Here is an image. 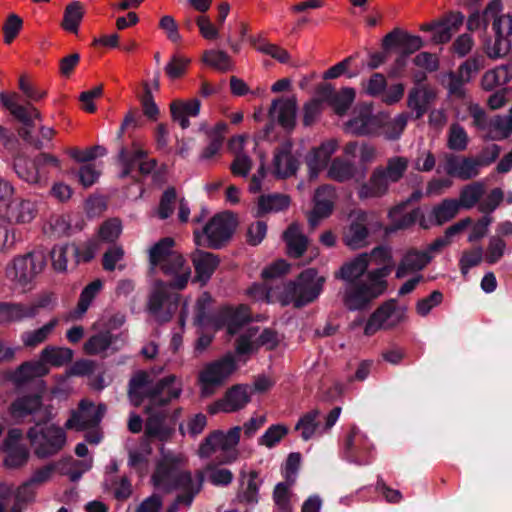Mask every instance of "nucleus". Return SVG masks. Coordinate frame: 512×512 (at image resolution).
Returning a JSON list of instances; mask_svg holds the SVG:
<instances>
[{
    "mask_svg": "<svg viewBox=\"0 0 512 512\" xmlns=\"http://www.w3.org/2000/svg\"><path fill=\"white\" fill-rule=\"evenodd\" d=\"M356 96V91L353 88L345 87L342 88L339 92L335 93L330 98V104L332 105L334 111L338 115H343L347 112L350 105L353 103Z\"/></svg>",
    "mask_w": 512,
    "mask_h": 512,
    "instance_id": "53",
    "label": "nucleus"
},
{
    "mask_svg": "<svg viewBox=\"0 0 512 512\" xmlns=\"http://www.w3.org/2000/svg\"><path fill=\"white\" fill-rule=\"evenodd\" d=\"M290 198L285 194H267L259 197L256 207V215L276 213L288 208Z\"/></svg>",
    "mask_w": 512,
    "mask_h": 512,
    "instance_id": "40",
    "label": "nucleus"
},
{
    "mask_svg": "<svg viewBox=\"0 0 512 512\" xmlns=\"http://www.w3.org/2000/svg\"><path fill=\"white\" fill-rule=\"evenodd\" d=\"M290 141L283 142L275 151L272 160V172L276 177L287 178L299 168V157L293 153Z\"/></svg>",
    "mask_w": 512,
    "mask_h": 512,
    "instance_id": "23",
    "label": "nucleus"
},
{
    "mask_svg": "<svg viewBox=\"0 0 512 512\" xmlns=\"http://www.w3.org/2000/svg\"><path fill=\"white\" fill-rule=\"evenodd\" d=\"M106 407L103 404L94 405L93 403L82 400L77 411L66 421L67 429L83 431L97 426L102 420Z\"/></svg>",
    "mask_w": 512,
    "mask_h": 512,
    "instance_id": "18",
    "label": "nucleus"
},
{
    "mask_svg": "<svg viewBox=\"0 0 512 512\" xmlns=\"http://www.w3.org/2000/svg\"><path fill=\"white\" fill-rule=\"evenodd\" d=\"M502 4L499 0H492L485 8V16L493 19L492 28L495 32V41L486 44V53L490 58L498 59L505 56L511 48L512 16L501 14Z\"/></svg>",
    "mask_w": 512,
    "mask_h": 512,
    "instance_id": "8",
    "label": "nucleus"
},
{
    "mask_svg": "<svg viewBox=\"0 0 512 512\" xmlns=\"http://www.w3.org/2000/svg\"><path fill=\"white\" fill-rule=\"evenodd\" d=\"M409 159L406 157L395 156L387 161L384 170V176L389 183L398 182L406 173L409 166Z\"/></svg>",
    "mask_w": 512,
    "mask_h": 512,
    "instance_id": "52",
    "label": "nucleus"
},
{
    "mask_svg": "<svg viewBox=\"0 0 512 512\" xmlns=\"http://www.w3.org/2000/svg\"><path fill=\"white\" fill-rule=\"evenodd\" d=\"M464 17L460 13L450 14L444 21L436 24H427L422 26L424 31H432V40L435 43H446L452 35L456 33L462 25Z\"/></svg>",
    "mask_w": 512,
    "mask_h": 512,
    "instance_id": "28",
    "label": "nucleus"
},
{
    "mask_svg": "<svg viewBox=\"0 0 512 512\" xmlns=\"http://www.w3.org/2000/svg\"><path fill=\"white\" fill-rule=\"evenodd\" d=\"M404 208L405 204L397 206L389 212V217L391 218L396 229L407 228L410 225H412L417 219L418 211L414 210L402 214Z\"/></svg>",
    "mask_w": 512,
    "mask_h": 512,
    "instance_id": "61",
    "label": "nucleus"
},
{
    "mask_svg": "<svg viewBox=\"0 0 512 512\" xmlns=\"http://www.w3.org/2000/svg\"><path fill=\"white\" fill-rule=\"evenodd\" d=\"M58 325L59 319L53 317L36 329L24 331L20 336L23 346L26 348H36L45 343L54 334Z\"/></svg>",
    "mask_w": 512,
    "mask_h": 512,
    "instance_id": "33",
    "label": "nucleus"
},
{
    "mask_svg": "<svg viewBox=\"0 0 512 512\" xmlns=\"http://www.w3.org/2000/svg\"><path fill=\"white\" fill-rule=\"evenodd\" d=\"M343 154L347 158L359 156L362 164L372 163L377 158L376 148L367 143L358 144L357 142H349L344 146Z\"/></svg>",
    "mask_w": 512,
    "mask_h": 512,
    "instance_id": "48",
    "label": "nucleus"
},
{
    "mask_svg": "<svg viewBox=\"0 0 512 512\" xmlns=\"http://www.w3.org/2000/svg\"><path fill=\"white\" fill-rule=\"evenodd\" d=\"M338 147L339 143L336 139H328L307 153L305 162L311 180L316 179L319 173L329 166L328 163Z\"/></svg>",
    "mask_w": 512,
    "mask_h": 512,
    "instance_id": "20",
    "label": "nucleus"
},
{
    "mask_svg": "<svg viewBox=\"0 0 512 512\" xmlns=\"http://www.w3.org/2000/svg\"><path fill=\"white\" fill-rule=\"evenodd\" d=\"M369 215L365 212H358L352 216L351 223L344 234L345 244L355 250L368 245Z\"/></svg>",
    "mask_w": 512,
    "mask_h": 512,
    "instance_id": "24",
    "label": "nucleus"
},
{
    "mask_svg": "<svg viewBox=\"0 0 512 512\" xmlns=\"http://www.w3.org/2000/svg\"><path fill=\"white\" fill-rule=\"evenodd\" d=\"M201 103L198 99L174 100L170 104L172 120L177 122L183 129L190 126L189 117H196L200 113Z\"/></svg>",
    "mask_w": 512,
    "mask_h": 512,
    "instance_id": "31",
    "label": "nucleus"
},
{
    "mask_svg": "<svg viewBox=\"0 0 512 512\" xmlns=\"http://www.w3.org/2000/svg\"><path fill=\"white\" fill-rule=\"evenodd\" d=\"M39 214V202L27 197H16L4 208L3 217L7 223L16 226L30 225Z\"/></svg>",
    "mask_w": 512,
    "mask_h": 512,
    "instance_id": "16",
    "label": "nucleus"
},
{
    "mask_svg": "<svg viewBox=\"0 0 512 512\" xmlns=\"http://www.w3.org/2000/svg\"><path fill=\"white\" fill-rule=\"evenodd\" d=\"M468 135L464 128L458 124H453L450 127L448 134V147L452 150L462 151L468 145Z\"/></svg>",
    "mask_w": 512,
    "mask_h": 512,
    "instance_id": "64",
    "label": "nucleus"
},
{
    "mask_svg": "<svg viewBox=\"0 0 512 512\" xmlns=\"http://www.w3.org/2000/svg\"><path fill=\"white\" fill-rule=\"evenodd\" d=\"M390 183L384 176L383 166L376 167L369 179L359 185L357 195L360 199L380 198L387 194Z\"/></svg>",
    "mask_w": 512,
    "mask_h": 512,
    "instance_id": "26",
    "label": "nucleus"
},
{
    "mask_svg": "<svg viewBox=\"0 0 512 512\" xmlns=\"http://www.w3.org/2000/svg\"><path fill=\"white\" fill-rule=\"evenodd\" d=\"M191 63L190 58L180 54L171 56L170 60L165 66V72L171 80L181 78Z\"/></svg>",
    "mask_w": 512,
    "mask_h": 512,
    "instance_id": "57",
    "label": "nucleus"
},
{
    "mask_svg": "<svg viewBox=\"0 0 512 512\" xmlns=\"http://www.w3.org/2000/svg\"><path fill=\"white\" fill-rule=\"evenodd\" d=\"M174 245L175 241L173 238L165 237L148 249V258L152 273L155 274L165 264L169 263L172 257L181 255V253L173 250Z\"/></svg>",
    "mask_w": 512,
    "mask_h": 512,
    "instance_id": "27",
    "label": "nucleus"
},
{
    "mask_svg": "<svg viewBox=\"0 0 512 512\" xmlns=\"http://www.w3.org/2000/svg\"><path fill=\"white\" fill-rule=\"evenodd\" d=\"M49 370V367H47L40 356L36 361H29L20 365L14 373V378L17 381H24L30 378L44 376L49 373Z\"/></svg>",
    "mask_w": 512,
    "mask_h": 512,
    "instance_id": "49",
    "label": "nucleus"
},
{
    "mask_svg": "<svg viewBox=\"0 0 512 512\" xmlns=\"http://www.w3.org/2000/svg\"><path fill=\"white\" fill-rule=\"evenodd\" d=\"M151 452V445L147 437H145L138 443L128 447V465L137 470L144 468Z\"/></svg>",
    "mask_w": 512,
    "mask_h": 512,
    "instance_id": "44",
    "label": "nucleus"
},
{
    "mask_svg": "<svg viewBox=\"0 0 512 512\" xmlns=\"http://www.w3.org/2000/svg\"><path fill=\"white\" fill-rule=\"evenodd\" d=\"M124 250L122 247L113 246L103 256V267L107 271H113L115 269L123 270L125 265Z\"/></svg>",
    "mask_w": 512,
    "mask_h": 512,
    "instance_id": "63",
    "label": "nucleus"
},
{
    "mask_svg": "<svg viewBox=\"0 0 512 512\" xmlns=\"http://www.w3.org/2000/svg\"><path fill=\"white\" fill-rule=\"evenodd\" d=\"M319 414L320 412L318 410H312L303 415L297 422L295 429L300 431L301 437L304 440L307 441L311 439L318 432L323 433V430L320 429L317 422Z\"/></svg>",
    "mask_w": 512,
    "mask_h": 512,
    "instance_id": "51",
    "label": "nucleus"
},
{
    "mask_svg": "<svg viewBox=\"0 0 512 512\" xmlns=\"http://www.w3.org/2000/svg\"><path fill=\"white\" fill-rule=\"evenodd\" d=\"M484 193V186L481 183H474L463 188L458 201L459 207H473Z\"/></svg>",
    "mask_w": 512,
    "mask_h": 512,
    "instance_id": "60",
    "label": "nucleus"
},
{
    "mask_svg": "<svg viewBox=\"0 0 512 512\" xmlns=\"http://www.w3.org/2000/svg\"><path fill=\"white\" fill-rule=\"evenodd\" d=\"M25 303H0V324H9L30 319L33 313L29 314Z\"/></svg>",
    "mask_w": 512,
    "mask_h": 512,
    "instance_id": "43",
    "label": "nucleus"
},
{
    "mask_svg": "<svg viewBox=\"0 0 512 512\" xmlns=\"http://www.w3.org/2000/svg\"><path fill=\"white\" fill-rule=\"evenodd\" d=\"M435 98V93L427 87H417L409 93L408 106L416 111V117H421L427 105Z\"/></svg>",
    "mask_w": 512,
    "mask_h": 512,
    "instance_id": "47",
    "label": "nucleus"
},
{
    "mask_svg": "<svg viewBox=\"0 0 512 512\" xmlns=\"http://www.w3.org/2000/svg\"><path fill=\"white\" fill-rule=\"evenodd\" d=\"M102 287L103 282L100 279H95L84 287L80 294L78 305L72 312V317L74 319H80L86 313L97 294L101 291Z\"/></svg>",
    "mask_w": 512,
    "mask_h": 512,
    "instance_id": "42",
    "label": "nucleus"
},
{
    "mask_svg": "<svg viewBox=\"0 0 512 512\" xmlns=\"http://www.w3.org/2000/svg\"><path fill=\"white\" fill-rule=\"evenodd\" d=\"M458 211V201L446 199L432 209L429 215V222L431 224L442 225L443 223L453 219L457 215Z\"/></svg>",
    "mask_w": 512,
    "mask_h": 512,
    "instance_id": "46",
    "label": "nucleus"
},
{
    "mask_svg": "<svg viewBox=\"0 0 512 512\" xmlns=\"http://www.w3.org/2000/svg\"><path fill=\"white\" fill-rule=\"evenodd\" d=\"M211 304V297L204 293L196 303V316L194 324L210 329H219L226 325L229 334H235L239 329L250 320L248 308L240 306L239 308L225 309L218 314H209V307Z\"/></svg>",
    "mask_w": 512,
    "mask_h": 512,
    "instance_id": "5",
    "label": "nucleus"
},
{
    "mask_svg": "<svg viewBox=\"0 0 512 512\" xmlns=\"http://www.w3.org/2000/svg\"><path fill=\"white\" fill-rule=\"evenodd\" d=\"M381 119L372 114L370 107H365L347 123L346 129L355 135H369L380 127Z\"/></svg>",
    "mask_w": 512,
    "mask_h": 512,
    "instance_id": "29",
    "label": "nucleus"
},
{
    "mask_svg": "<svg viewBox=\"0 0 512 512\" xmlns=\"http://www.w3.org/2000/svg\"><path fill=\"white\" fill-rule=\"evenodd\" d=\"M252 390L247 385H234L225 395L210 407L211 413H231L243 409L251 399Z\"/></svg>",
    "mask_w": 512,
    "mask_h": 512,
    "instance_id": "21",
    "label": "nucleus"
},
{
    "mask_svg": "<svg viewBox=\"0 0 512 512\" xmlns=\"http://www.w3.org/2000/svg\"><path fill=\"white\" fill-rule=\"evenodd\" d=\"M78 247L74 244L54 246L50 252L51 266L54 271L64 273L68 270V263L71 259L76 260Z\"/></svg>",
    "mask_w": 512,
    "mask_h": 512,
    "instance_id": "36",
    "label": "nucleus"
},
{
    "mask_svg": "<svg viewBox=\"0 0 512 512\" xmlns=\"http://www.w3.org/2000/svg\"><path fill=\"white\" fill-rule=\"evenodd\" d=\"M158 272L162 273L163 279L151 282L149 309L153 313L161 307L170 290L185 289L192 278V269L182 254L172 257Z\"/></svg>",
    "mask_w": 512,
    "mask_h": 512,
    "instance_id": "4",
    "label": "nucleus"
},
{
    "mask_svg": "<svg viewBox=\"0 0 512 512\" xmlns=\"http://www.w3.org/2000/svg\"><path fill=\"white\" fill-rule=\"evenodd\" d=\"M46 266L42 251H31L14 257L7 265L5 276L16 288H27Z\"/></svg>",
    "mask_w": 512,
    "mask_h": 512,
    "instance_id": "7",
    "label": "nucleus"
},
{
    "mask_svg": "<svg viewBox=\"0 0 512 512\" xmlns=\"http://www.w3.org/2000/svg\"><path fill=\"white\" fill-rule=\"evenodd\" d=\"M279 343L280 338L276 332L269 329L260 332L255 327H249L240 335L236 351L238 354H250L261 347L274 349Z\"/></svg>",
    "mask_w": 512,
    "mask_h": 512,
    "instance_id": "17",
    "label": "nucleus"
},
{
    "mask_svg": "<svg viewBox=\"0 0 512 512\" xmlns=\"http://www.w3.org/2000/svg\"><path fill=\"white\" fill-rule=\"evenodd\" d=\"M245 137L237 136L231 139L230 149L234 154V160L231 163V171L235 176L247 177L252 169V160L244 152Z\"/></svg>",
    "mask_w": 512,
    "mask_h": 512,
    "instance_id": "32",
    "label": "nucleus"
},
{
    "mask_svg": "<svg viewBox=\"0 0 512 512\" xmlns=\"http://www.w3.org/2000/svg\"><path fill=\"white\" fill-rule=\"evenodd\" d=\"M17 95L15 93H0V103L10 111V113L25 125H30L33 118L39 116L38 111L32 106H21L17 104Z\"/></svg>",
    "mask_w": 512,
    "mask_h": 512,
    "instance_id": "34",
    "label": "nucleus"
},
{
    "mask_svg": "<svg viewBox=\"0 0 512 512\" xmlns=\"http://www.w3.org/2000/svg\"><path fill=\"white\" fill-rule=\"evenodd\" d=\"M203 62L219 71H228L231 67L229 56L220 50H208L203 53Z\"/></svg>",
    "mask_w": 512,
    "mask_h": 512,
    "instance_id": "59",
    "label": "nucleus"
},
{
    "mask_svg": "<svg viewBox=\"0 0 512 512\" xmlns=\"http://www.w3.org/2000/svg\"><path fill=\"white\" fill-rule=\"evenodd\" d=\"M393 267L391 249L383 246L345 261L335 273L336 278L347 284L342 292L344 306L350 311L369 308L386 292Z\"/></svg>",
    "mask_w": 512,
    "mask_h": 512,
    "instance_id": "1",
    "label": "nucleus"
},
{
    "mask_svg": "<svg viewBox=\"0 0 512 512\" xmlns=\"http://www.w3.org/2000/svg\"><path fill=\"white\" fill-rule=\"evenodd\" d=\"M41 359L44 360L47 367H61L68 364L73 358V351L67 347L46 346L40 352Z\"/></svg>",
    "mask_w": 512,
    "mask_h": 512,
    "instance_id": "41",
    "label": "nucleus"
},
{
    "mask_svg": "<svg viewBox=\"0 0 512 512\" xmlns=\"http://www.w3.org/2000/svg\"><path fill=\"white\" fill-rule=\"evenodd\" d=\"M182 389V381L174 375L152 385L150 375L139 372L130 381L129 398L133 405H144L147 413L157 415L162 407L180 397Z\"/></svg>",
    "mask_w": 512,
    "mask_h": 512,
    "instance_id": "3",
    "label": "nucleus"
},
{
    "mask_svg": "<svg viewBox=\"0 0 512 512\" xmlns=\"http://www.w3.org/2000/svg\"><path fill=\"white\" fill-rule=\"evenodd\" d=\"M60 162L58 158L41 154L34 160L25 156H18L14 160V171L17 176L27 184L38 188L45 187L49 180L47 167L58 168Z\"/></svg>",
    "mask_w": 512,
    "mask_h": 512,
    "instance_id": "11",
    "label": "nucleus"
},
{
    "mask_svg": "<svg viewBox=\"0 0 512 512\" xmlns=\"http://www.w3.org/2000/svg\"><path fill=\"white\" fill-rule=\"evenodd\" d=\"M335 200L334 188L330 185L319 187L314 196V208L308 217L309 224L312 227L317 226L319 220L327 217L332 209Z\"/></svg>",
    "mask_w": 512,
    "mask_h": 512,
    "instance_id": "25",
    "label": "nucleus"
},
{
    "mask_svg": "<svg viewBox=\"0 0 512 512\" xmlns=\"http://www.w3.org/2000/svg\"><path fill=\"white\" fill-rule=\"evenodd\" d=\"M407 318V307L391 299L381 304L368 318L364 334L372 336L380 330L393 329Z\"/></svg>",
    "mask_w": 512,
    "mask_h": 512,
    "instance_id": "13",
    "label": "nucleus"
},
{
    "mask_svg": "<svg viewBox=\"0 0 512 512\" xmlns=\"http://www.w3.org/2000/svg\"><path fill=\"white\" fill-rule=\"evenodd\" d=\"M431 260L428 252L410 251L408 252L396 271L397 278H403L408 273L423 269Z\"/></svg>",
    "mask_w": 512,
    "mask_h": 512,
    "instance_id": "39",
    "label": "nucleus"
},
{
    "mask_svg": "<svg viewBox=\"0 0 512 512\" xmlns=\"http://www.w3.org/2000/svg\"><path fill=\"white\" fill-rule=\"evenodd\" d=\"M118 163L122 169L121 177L129 175L135 165H138L143 174H149L155 168V161L146 159V152L136 143L130 149H121Z\"/></svg>",
    "mask_w": 512,
    "mask_h": 512,
    "instance_id": "22",
    "label": "nucleus"
},
{
    "mask_svg": "<svg viewBox=\"0 0 512 512\" xmlns=\"http://www.w3.org/2000/svg\"><path fill=\"white\" fill-rule=\"evenodd\" d=\"M10 415L19 422L28 415H33L37 423L52 418V408L43 406L38 396H23L15 400L10 407Z\"/></svg>",
    "mask_w": 512,
    "mask_h": 512,
    "instance_id": "19",
    "label": "nucleus"
},
{
    "mask_svg": "<svg viewBox=\"0 0 512 512\" xmlns=\"http://www.w3.org/2000/svg\"><path fill=\"white\" fill-rule=\"evenodd\" d=\"M288 433V428L282 424L270 426L261 437L258 439L260 446L273 448L276 446Z\"/></svg>",
    "mask_w": 512,
    "mask_h": 512,
    "instance_id": "58",
    "label": "nucleus"
},
{
    "mask_svg": "<svg viewBox=\"0 0 512 512\" xmlns=\"http://www.w3.org/2000/svg\"><path fill=\"white\" fill-rule=\"evenodd\" d=\"M185 463L186 458L182 454H164L152 474L151 482L159 492L180 490L182 494L178 496L177 502L189 506L194 496L201 490L203 476L197 474L193 478L190 472L182 469Z\"/></svg>",
    "mask_w": 512,
    "mask_h": 512,
    "instance_id": "2",
    "label": "nucleus"
},
{
    "mask_svg": "<svg viewBox=\"0 0 512 512\" xmlns=\"http://www.w3.org/2000/svg\"><path fill=\"white\" fill-rule=\"evenodd\" d=\"M6 456L4 464L8 468H18L23 466L29 457V452L25 446H9L3 447Z\"/></svg>",
    "mask_w": 512,
    "mask_h": 512,
    "instance_id": "55",
    "label": "nucleus"
},
{
    "mask_svg": "<svg viewBox=\"0 0 512 512\" xmlns=\"http://www.w3.org/2000/svg\"><path fill=\"white\" fill-rule=\"evenodd\" d=\"M273 119L283 127L291 128L295 123L296 102L294 99L274 101L270 110Z\"/></svg>",
    "mask_w": 512,
    "mask_h": 512,
    "instance_id": "35",
    "label": "nucleus"
},
{
    "mask_svg": "<svg viewBox=\"0 0 512 512\" xmlns=\"http://www.w3.org/2000/svg\"><path fill=\"white\" fill-rule=\"evenodd\" d=\"M241 427L235 426L228 431H215L205 438L200 445L199 455L209 457L216 451L226 453L223 462L232 463L237 460L238 453L235 450L240 441Z\"/></svg>",
    "mask_w": 512,
    "mask_h": 512,
    "instance_id": "15",
    "label": "nucleus"
},
{
    "mask_svg": "<svg viewBox=\"0 0 512 512\" xmlns=\"http://www.w3.org/2000/svg\"><path fill=\"white\" fill-rule=\"evenodd\" d=\"M288 254L292 257H300L307 248L308 240L303 235L297 223H292L283 234Z\"/></svg>",
    "mask_w": 512,
    "mask_h": 512,
    "instance_id": "37",
    "label": "nucleus"
},
{
    "mask_svg": "<svg viewBox=\"0 0 512 512\" xmlns=\"http://www.w3.org/2000/svg\"><path fill=\"white\" fill-rule=\"evenodd\" d=\"M236 370L232 355H226L203 365L198 373V385L202 397H210L221 388Z\"/></svg>",
    "mask_w": 512,
    "mask_h": 512,
    "instance_id": "10",
    "label": "nucleus"
},
{
    "mask_svg": "<svg viewBox=\"0 0 512 512\" xmlns=\"http://www.w3.org/2000/svg\"><path fill=\"white\" fill-rule=\"evenodd\" d=\"M27 437L40 458H46L59 452L66 444L63 428L53 423H36L27 433Z\"/></svg>",
    "mask_w": 512,
    "mask_h": 512,
    "instance_id": "9",
    "label": "nucleus"
},
{
    "mask_svg": "<svg viewBox=\"0 0 512 512\" xmlns=\"http://www.w3.org/2000/svg\"><path fill=\"white\" fill-rule=\"evenodd\" d=\"M112 343V335L109 332L92 336L84 344L87 354L95 355L105 351Z\"/></svg>",
    "mask_w": 512,
    "mask_h": 512,
    "instance_id": "62",
    "label": "nucleus"
},
{
    "mask_svg": "<svg viewBox=\"0 0 512 512\" xmlns=\"http://www.w3.org/2000/svg\"><path fill=\"white\" fill-rule=\"evenodd\" d=\"M324 282L325 278L319 276L316 270L307 269L295 282L281 284L282 294L276 298L280 299L281 305L293 304L295 307H301L318 298Z\"/></svg>",
    "mask_w": 512,
    "mask_h": 512,
    "instance_id": "6",
    "label": "nucleus"
},
{
    "mask_svg": "<svg viewBox=\"0 0 512 512\" xmlns=\"http://www.w3.org/2000/svg\"><path fill=\"white\" fill-rule=\"evenodd\" d=\"M83 16L84 6L79 1H73L65 8L61 26L66 31L77 33Z\"/></svg>",
    "mask_w": 512,
    "mask_h": 512,
    "instance_id": "50",
    "label": "nucleus"
},
{
    "mask_svg": "<svg viewBox=\"0 0 512 512\" xmlns=\"http://www.w3.org/2000/svg\"><path fill=\"white\" fill-rule=\"evenodd\" d=\"M236 220L229 213L215 215L203 228L194 231V242L197 246L220 248L232 235Z\"/></svg>",
    "mask_w": 512,
    "mask_h": 512,
    "instance_id": "12",
    "label": "nucleus"
},
{
    "mask_svg": "<svg viewBox=\"0 0 512 512\" xmlns=\"http://www.w3.org/2000/svg\"><path fill=\"white\" fill-rule=\"evenodd\" d=\"M491 157L485 160H478L470 157L459 155H446L440 165L438 172L441 170L451 177L461 180H469L479 174L480 167L494 161L499 155V147L492 145L488 148Z\"/></svg>",
    "mask_w": 512,
    "mask_h": 512,
    "instance_id": "14",
    "label": "nucleus"
},
{
    "mask_svg": "<svg viewBox=\"0 0 512 512\" xmlns=\"http://www.w3.org/2000/svg\"><path fill=\"white\" fill-rule=\"evenodd\" d=\"M512 80V68L507 65L496 67L487 71L482 78V86L485 90H493L503 86Z\"/></svg>",
    "mask_w": 512,
    "mask_h": 512,
    "instance_id": "45",
    "label": "nucleus"
},
{
    "mask_svg": "<svg viewBox=\"0 0 512 512\" xmlns=\"http://www.w3.org/2000/svg\"><path fill=\"white\" fill-rule=\"evenodd\" d=\"M249 295L255 301H264L267 303H280V299L276 298L282 294L281 285L267 288L262 285L254 284L248 290Z\"/></svg>",
    "mask_w": 512,
    "mask_h": 512,
    "instance_id": "54",
    "label": "nucleus"
},
{
    "mask_svg": "<svg viewBox=\"0 0 512 512\" xmlns=\"http://www.w3.org/2000/svg\"><path fill=\"white\" fill-rule=\"evenodd\" d=\"M357 172L353 161L337 157L327 167V177L337 182H347L355 178Z\"/></svg>",
    "mask_w": 512,
    "mask_h": 512,
    "instance_id": "38",
    "label": "nucleus"
},
{
    "mask_svg": "<svg viewBox=\"0 0 512 512\" xmlns=\"http://www.w3.org/2000/svg\"><path fill=\"white\" fill-rule=\"evenodd\" d=\"M191 260L196 271V281L205 285L219 265L218 257L215 254L197 249L191 254Z\"/></svg>",
    "mask_w": 512,
    "mask_h": 512,
    "instance_id": "30",
    "label": "nucleus"
},
{
    "mask_svg": "<svg viewBox=\"0 0 512 512\" xmlns=\"http://www.w3.org/2000/svg\"><path fill=\"white\" fill-rule=\"evenodd\" d=\"M57 304V297L52 292H44L38 295L31 303L26 304V309L33 313L30 317L35 318L40 310H52Z\"/></svg>",
    "mask_w": 512,
    "mask_h": 512,
    "instance_id": "56",
    "label": "nucleus"
}]
</instances>
